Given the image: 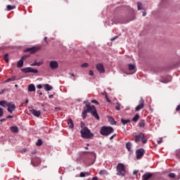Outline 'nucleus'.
<instances>
[{"label":"nucleus","mask_w":180,"mask_h":180,"mask_svg":"<svg viewBox=\"0 0 180 180\" xmlns=\"http://www.w3.org/2000/svg\"><path fill=\"white\" fill-rule=\"evenodd\" d=\"M84 148H85V150H88V147H85Z\"/></svg>","instance_id":"obj_63"},{"label":"nucleus","mask_w":180,"mask_h":180,"mask_svg":"<svg viewBox=\"0 0 180 180\" xmlns=\"http://www.w3.org/2000/svg\"><path fill=\"white\" fill-rule=\"evenodd\" d=\"M161 143H162V139L158 141V144H161Z\"/></svg>","instance_id":"obj_46"},{"label":"nucleus","mask_w":180,"mask_h":180,"mask_svg":"<svg viewBox=\"0 0 180 180\" xmlns=\"http://www.w3.org/2000/svg\"><path fill=\"white\" fill-rule=\"evenodd\" d=\"M31 53V54H33V53H36L37 51V48L36 47H32V48H27L25 50V53L29 52Z\"/></svg>","instance_id":"obj_14"},{"label":"nucleus","mask_w":180,"mask_h":180,"mask_svg":"<svg viewBox=\"0 0 180 180\" xmlns=\"http://www.w3.org/2000/svg\"><path fill=\"white\" fill-rule=\"evenodd\" d=\"M169 178H175L176 176V175L175 174V173H170L169 174Z\"/></svg>","instance_id":"obj_37"},{"label":"nucleus","mask_w":180,"mask_h":180,"mask_svg":"<svg viewBox=\"0 0 180 180\" xmlns=\"http://www.w3.org/2000/svg\"><path fill=\"white\" fill-rule=\"evenodd\" d=\"M44 86L45 91H51V89H53V86H50V84H44Z\"/></svg>","instance_id":"obj_18"},{"label":"nucleus","mask_w":180,"mask_h":180,"mask_svg":"<svg viewBox=\"0 0 180 180\" xmlns=\"http://www.w3.org/2000/svg\"><path fill=\"white\" fill-rule=\"evenodd\" d=\"M25 103H29V100L27 99V100L25 101Z\"/></svg>","instance_id":"obj_60"},{"label":"nucleus","mask_w":180,"mask_h":180,"mask_svg":"<svg viewBox=\"0 0 180 180\" xmlns=\"http://www.w3.org/2000/svg\"><path fill=\"white\" fill-rule=\"evenodd\" d=\"M108 121L110 122V123L111 124H116V121H115V119H113V117H110L108 119Z\"/></svg>","instance_id":"obj_31"},{"label":"nucleus","mask_w":180,"mask_h":180,"mask_svg":"<svg viewBox=\"0 0 180 180\" xmlns=\"http://www.w3.org/2000/svg\"><path fill=\"white\" fill-rule=\"evenodd\" d=\"M12 117H13L12 115H8V116L7 117V119H12Z\"/></svg>","instance_id":"obj_51"},{"label":"nucleus","mask_w":180,"mask_h":180,"mask_svg":"<svg viewBox=\"0 0 180 180\" xmlns=\"http://www.w3.org/2000/svg\"><path fill=\"white\" fill-rule=\"evenodd\" d=\"M121 123L124 125L127 124V123H130V120L121 119Z\"/></svg>","instance_id":"obj_25"},{"label":"nucleus","mask_w":180,"mask_h":180,"mask_svg":"<svg viewBox=\"0 0 180 180\" xmlns=\"http://www.w3.org/2000/svg\"><path fill=\"white\" fill-rule=\"evenodd\" d=\"M8 105H9V102H7L6 101H0V106H2L3 108H8Z\"/></svg>","instance_id":"obj_16"},{"label":"nucleus","mask_w":180,"mask_h":180,"mask_svg":"<svg viewBox=\"0 0 180 180\" xmlns=\"http://www.w3.org/2000/svg\"><path fill=\"white\" fill-rule=\"evenodd\" d=\"M29 58V56L25 55V56H23L20 58V60H21L22 61H25V60H26V58Z\"/></svg>","instance_id":"obj_36"},{"label":"nucleus","mask_w":180,"mask_h":180,"mask_svg":"<svg viewBox=\"0 0 180 180\" xmlns=\"http://www.w3.org/2000/svg\"><path fill=\"white\" fill-rule=\"evenodd\" d=\"M176 155V157L179 158V160H180V151H179V150L177 151Z\"/></svg>","instance_id":"obj_44"},{"label":"nucleus","mask_w":180,"mask_h":180,"mask_svg":"<svg viewBox=\"0 0 180 180\" xmlns=\"http://www.w3.org/2000/svg\"><path fill=\"white\" fill-rule=\"evenodd\" d=\"M82 68H87V67H89V64L88 63H85L81 65Z\"/></svg>","instance_id":"obj_33"},{"label":"nucleus","mask_w":180,"mask_h":180,"mask_svg":"<svg viewBox=\"0 0 180 180\" xmlns=\"http://www.w3.org/2000/svg\"><path fill=\"white\" fill-rule=\"evenodd\" d=\"M17 67L18 68H22V67H23V60L20 59L17 63Z\"/></svg>","instance_id":"obj_22"},{"label":"nucleus","mask_w":180,"mask_h":180,"mask_svg":"<svg viewBox=\"0 0 180 180\" xmlns=\"http://www.w3.org/2000/svg\"><path fill=\"white\" fill-rule=\"evenodd\" d=\"M121 106H122V105H120V103H116V106H115L116 110H120Z\"/></svg>","instance_id":"obj_34"},{"label":"nucleus","mask_w":180,"mask_h":180,"mask_svg":"<svg viewBox=\"0 0 180 180\" xmlns=\"http://www.w3.org/2000/svg\"><path fill=\"white\" fill-rule=\"evenodd\" d=\"M137 8L138 11H141V9H143V4L140 2H137Z\"/></svg>","instance_id":"obj_32"},{"label":"nucleus","mask_w":180,"mask_h":180,"mask_svg":"<svg viewBox=\"0 0 180 180\" xmlns=\"http://www.w3.org/2000/svg\"><path fill=\"white\" fill-rule=\"evenodd\" d=\"M131 146H133V144L131 142L127 143L126 148L128 150V151H131Z\"/></svg>","instance_id":"obj_21"},{"label":"nucleus","mask_w":180,"mask_h":180,"mask_svg":"<svg viewBox=\"0 0 180 180\" xmlns=\"http://www.w3.org/2000/svg\"><path fill=\"white\" fill-rule=\"evenodd\" d=\"M85 173V175L86 176H89V175H91V173H89V172H84Z\"/></svg>","instance_id":"obj_49"},{"label":"nucleus","mask_w":180,"mask_h":180,"mask_svg":"<svg viewBox=\"0 0 180 180\" xmlns=\"http://www.w3.org/2000/svg\"><path fill=\"white\" fill-rule=\"evenodd\" d=\"M4 91L2 90L1 92H0V95H2L4 94Z\"/></svg>","instance_id":"obj_56"},{"label":"nucleus","mask_w":180,"mask_h":180,"mask_svg":"<svg viewBox=\"0 0 180 180\" xmlns=\"http://www.w3.org/2000/svg\"><path fill=\"white\" fill-rule=\"evenodd\" d=\"M11 82L16 81V77L13 76V77H11V78H8L6 80H5L4 82H11Z\"/></svg>","instance_id":"obj_24"},{"label":"nucleus","mask_w":180,"mask_h":180,"mask_svg":"<svg viewBox=\"0 0 180 180\" xmlns=\"http://www.w3.org/2000/svg\"><path fill=\"white\" fill-rule=\"evenodd\" d=\"M136 174H137V171H134V175H136Z\"/></svg>","instance_id":"obj_58"},{"label":"nucleus","mask_w":180,"mask_h":180,"mask_svg":"<svg viewBox=\"0 0 180 180\" xmlns=\"http://www.w3.org/2000/svg\"><path fill=\"white\" fill-rule=\"evenodd\" d=\"M68 124L70 129H73L74 128V122H72V120H68Z\"/></svg>","instance_id":"obj_20"},{"label":"nucleus","mask_w":180,"mask_h":180,"mask_svg":"<svg viewBox=\"0 0 180 180\" xmlns=\"http://www.w3.org/2000/svg\"><path fill=\"white\" fill-rule=\"evenodd\" d=\"M100 175H108V171L105 169H102L99 172Z\"/></svg>","instance_id":"obj_27"},{"label":"nucleus","mask_w":180,"mask_h":180,"mask_svg":"<svg viewBox=\"0 0 180 180\" xmlns=\"http://www.w3.org/2000/svg\"><path fill=\"white\" fill-rule=\"evenodd\" d=\"M100 133L102 136H109V134L113 133V128L112 127H103L101 129Z\"/></svg>","instance_id":"obj_4"},{"label":"nucleus","mask_w":180,"mask_h":180,"mask_svg":"<svg viewBox=\"0 0 180 180\" xmlns=\"http://www.w3.org/2000/svg\"><path fill=\"white\" fill-rule=\"evenodd\" d=\"M28 91L29 92H34L36 91V87L34 86V84H31L28 86Z\"/></svg>","instance_id":"obj_17"},{"label":"nucleus","mask_w":180,"mask_h":180,"mask_svg":"<svg viewBox=\"0 0 180 180\" xmlns=\"http://www.w3.org/2000/svg\"><path fill=\"white\" fill-rule=\"evenodd\" d=\"M31 66H32V67L37 66V62H34V63H32V64H31Z\"/></svg>","instance_id":"obj_45"},{"label":"nucleus","mask_w":180,"mask_h":180,"mask_svg":"<svg viewBox=\"0 0 180 180\" xmlns=\"http://www.w3.org/2000/svg\"><path fill=\"white\" fill-rule=\"evenodd\" d=\"M163 82L164 84H168V82H169V81L165 80L164 82Z\"/></svg>","instance_id":"obj_50"},{"label":"nucleus","mask_w":180,"mask_h":180,"mask_svg":"<svg viewBox=\"0 0 180 180\" xmlns=\"http://www.w3.org/2000/svg\"><path fill=\"white\" fill-rule=\"evenodd\" d=\"M96 70L101 73V74H104L105 72V67H103V64L102 63H98L96 66Z\"/></svg>","instance_id":"obj_9"},{"label":"nucleus","mask_w":180,"mask_h":180,"mask_svg":"<svg viewBox=\"0 0 180 180\" xmlns=\"http://www.w3.org/2000/svg\"><path fill=\"white\" fill-rule=\"evenodd\" d=\"M151 176H153V174L151 173H145L142 178H143V180H148L150 179V178H151Z\"/></svg>","instance_id":"obj_15"},{"label":"nucleus","mask_w":180,"mask_h":180,"mask_svg":"<svg viewBox=\"0 0 180 180\" xmlns=\"http://www.w3.org/2000/svg\"><path fill=\"white\" fill-rule=\"evenodd\" d=\"M30 67H29V68H22V71L23 72H25L26 74H27V72H30Z\"/></svg>","instance_id":"obj_26"},{"label":"nucleus","mask_w":180,"mask_h":180,"mask_svg":"<svg viewBox=\"0 0 180 180\" xmlns=\"http://www.w3.org/2000/svg\"><path fill=\"white\" fill-rule=\"evenodd\" d=\"M44 64V62L40 61L37 63V67H40V65H43Z\"/></svg>","instance_id":"obj_38"},{"label":"nucleus","mask_w":180,"mask_h":180,"mask_svg":"<svg viewBox=\"0 0 180 180\" xmlns=\"http://www.w3.org/2000/svg\"><path fill=\"white\" fill-rule=\"evenodd\" d=\"M116 39H117V37H115L111 39V40H112V41H113V40H116Z\"/></svg>","instance_id":"obj_52"},{"label":"nucleus","mask_w":180,"mask_h":180,"mask_svg":"<svg viewBox=\"0 0 180 180\" xmlns=\"http://www.w3.org/2000/svg\"><path fill=\"white\" fill-rule=\"evenodd\" d=\"M8 54L4 55V60L6 61V63H8L9 60H8Z\"/></svg>","instance_id":"obj_35"},{"label":"nucleus","mask_w":180,"mask_h":180,"mask_svg":"<svg viewBox=\"0 0 180 180\" xmlns=\"http://www.w3.org/2000/svg\"><path fill=\"white\" fill-rule=\"evenodd\" d=\"M31 53V54H33V53H36L37 51V48L36 47H32V48H27L25 50V53L29 52Z\"/></svg>","instance_id":"obj_13"},{"label":"nucleus","mask_w":180,"mask_h":180,"mask_svg":"<svg viewBox=\"0 0 180 180\" xmlns=\"http://www.w3.org/2000/svg\"><path fill=\"white\" fill-rule=\"evenodd\" d=\"M30 112H32V114L35 116L36 117H39L40 115H41V112L40 110H34V109H31Z\"/></svg>","instance_id":"obj_12"},{"label":"nucleus","mask_w":180,"mask_h":180,"mask_svg":"<svg viewBox=\"0 0 180 180\" xmlns=\"http://www.w3.org/2000/svg\"><path fill=\"white\" fill-rule=\"evenodd\" d=\"M30 72H32L33 74H37L39 72V70H37V69L30 68Z\"/></svg>","instance_id":"obj_30"},{"label":"nucleus","mask_w":180,"mask_h":180,"mask_svg":"<svg viewBox=\"0 0 180 180\" xmlns=\"http://www.w3.org/2000/svg\"><path fill=\"white\" fill-rule=\"evenodd\" d=\"M117 175L124 176L126 175V166L123 163H118L117 165Z\"/></svg>","instance_id":"obj_3"},{"label":"nucleus","mask_w":180,"mask_h":180,"mask_svg":"<svg viewBox=\"0 0 180 180\" xmlns=\"http://www.w3.org/2000/svg\"><path fill=\"white\" fill-rule=\"evenodd\" d=\"M115 136H116V134H114V135L111 136L110 137V140H113V139L115 138Z\"/></svg>","instance_id":"obj_48"},{"label":"nucleus","mask_w":180,"mask_h":180,"mask_svg":"<svg viewBox=\"0 0 180 180\" xmlns=\"http://www.w3.org/2000/svg\"><path fill=\"white\" fill-rule=\"evenodd\" d=\"M15 8H16L15 6L7 5V11H12V9H15Z\"/></svg>","instance_id":"obj_29"},{"label":"nucleus","mask_w":180,"mask_h":180,"mask_svg":"<svg viewBox=\"0 0 180 180\" xmlns=\"http://www.w3.org/2000/svg\"><path fill=\"white\" fill-rule=\"evenodd\" d=\"M128 70L129 71H131V72L128 73L129 75L134 74V72H136V65L134 64H129Z\"/></svg>","instance_id":"obj_11"},{"label":"nucleus","mask_w":180,"mask_h":180,"mask_svg":"<svg viewBox=\"0 0 180 180\" xmlns=\"http://www.w3.org/2000/svg\"><path fill=\"white\" fill-rule=\"evenodd\" d=\"M89 74V75H91V76L94 75V71L90 70Z\"/></svg>","instance_id":"obj_47"},{"label":"nucleus","mask_w":180,"mask_h":180,"mask_svg":"<svg viewBox=\"0 0 180 180\" xmlns=\"http://www.w3.org/2000/svg\"><path fill=\"white\" fill-rule=\"evenodd\" d=\"M136 159L140 160L144 155V149H139L136 151Z\"/></svg>","instance_id":"obj_10"},{"label":"nucleus","mask_w":180,"mask_h":180,"mask_svg":"<svg viewBox=\"0 0 180 180\" xmlns=\"http://www.w3.org/2000/svg\"><path fill=\"white\" fill-rule=\"evenodd\" d=\"M141 140L143 144H146V143H147V139H146V136L143 133H141L139 135L135 136L136 143H139Z\"/></svg>","instance_id":"obj_5"},{"label":"nucleus","mask_w":180,"mask_h":180,"mask_svg":"<svg viewBox=\"0 0 180 180\" xmlns=\"http://www.w3.org/2000/svg\"><path fill=\"white\" fill-rule=\"evenodd\" d=\"M37 146H41V144H43V142L41 141V140H38L37 142L36 143Z\"/></svg>","instance_id":"obj_39"},{"label":"nucleus","mask_w":180,"mask_h":180,"mask_svg":"<svg viewBox=\"0 0 180 180\" xmlns=\"http://www.w3.org/2000/svg\"><path fill=\"white\" fill-rule=\"evenodd\" d=\"M49 68L51 70H57L58 68V62L57 60H51L49 62Z\"/></svg>","instance_id":"obj_6"},{"label":"nucleus","mask_w":180,"mask_h":180,"mask_svg":"<svg viewBox=\"0 0 180 180\" xmlns=\"http://www.w3.org/2000/svg\"><path fill=\"white\" fill-rule=\"evenodd\" d=\"M86 113H91L92 116L97 119V120H99V115H98L96 108L94 105L86 104V106L84 107V110L82 112L83 119H86Z\"/></svg>","instance_id":"obj_1"},{"label":"nucleus","mask_w":180,"mask_h":180,"mask_svg":"<svg viewBox=\"0 0 180 180\" xmlns=\"http://www.w3.org/2000/svg\"><path fill=\"white\" fill-rule=\"evenodd\" d=\"M53 95H49V97L50 99H51V98H53Z\"/></svg>","instance_id":"obj_57"},{"label":"nucleus","mask_w":180,"mask_h":180,"mask_svg":"<svg viewBox=\"0 0 180 180\" xmlns=\"http://www.w3.org/2000/svg\"><path fill=\"white\" fill-rule=\"evenodd\" d=\"M106 99H107V102H109L110 103V100L108 98V97H106Z\"/></svg>","instance_id":"obj_55"},{"label":"nucleus","mask_w":180,"mask_h":180,"mask_svg":"<svg viewBox=\"0 0 180 180\" xmlns=\"http://www.w3.org/2000/svg\"><path fill=\"white\" fill-rule=\"evenodd\" d=\"M139 119H140V115L136 114L135 116L133 117L132 120L133 122H139Z\"/></svg>","instance_id":"obj_23"},{"label":"nucleus","mask_w":180,"mask_h":180,"mask_svg":"<svg viewBox=\"0 0 180 180\" xmlns=\"http://www.w3.org/2000/svg\"><path fill=\"white\" fill-rule=\"evenodd\" d=\"M10 129L12 133H18V131H19V128H18V127H11Z\"/></svg>","instance_id":"obj_19"},{"label":"nucleus","mask_w":180,"mask_h":180,"mask_svg":"<svg viewBox=\"0 0 180 180\" xmlns=\"http://www.w3.org/2000/svg\"><path fill=\"white\" fill-rule=\"evenodd\" d=\"M5 120H6V119H1L0 120V122H5Z\"/></svg>","instance_id":"obj_54"},{"label":"nucleus","mask_w":180,"mask_h":180,"mask_svg":"<svg viewBox=\"0 0 180 180\" xmlns=\"http://www.w3.org/2000/svg\"><path fill=\"white\" fill-rule=\"evenodd\" d=\"M139 127H144L146 126V122H144V120L140 121L139 123Z\"/></svg>","instance_id":"obj_28"},{"label":"nucleus","mask_w":180,"mask_h":180,"mask_svg":"<svg viewBox=\"0 0 180 180\" xmlns=\"http://www.w3.org/2000/svg\"><path fill=\"white\" fill-rule=\"evenodd\" d=\"M81 136L82 139H89L94 137V134L91 132V130L88 127H84L80 131Z\"/></svg>","instance_id":"obj_2"},{"label":"nucleus","mask_w":180,"mask_h":180,"mask_svg":"<svg viewBox=\"0 0 180 180\" xmlns=\"http://www.w3.org/2000/svg\"><path fill=\"white\" fill-rule=\"evenodd\" d=\"M143 108H144V99H143V98H141L139 101V105L135 108V110L136 112H139V110H141V109H143Z\"/></svg>","instance_id":"obj_8"},{"label":"nucleus","mask_w":180,"mask_h":180,"mask_svg":"<svg viewBox=\"0 0 180 180\" xmlns=\"http://www.w3.org/2000/svg\"><path fill=\"white\" fill-rule=\"evenodd\" d=\"M37 88L38 89H41L43 88V86H42L41 84H38V85L37 86Z\"/></svg>","instance_id":"obj_43"},{"label":"nucleus","mask_w":180,"mask_h":180,"mask_svg":"<svg viewBox=\"0 0 180 180\" xmlns=\"http://www.w3.org/2000/svg\"><path fill=\"white\" fill-rule=\"evenodd\" d=\"M147 15V13H146V11H144L143 13V16H146Z\"/></svg>","instance_id":"obj_53"},{"label":"nucleus","mask_w":180,"mask_h":180,"mask_svg":"<svg viewBox=\"0 0 180 180\" xmlns=\"http://www.w3.org/2000/svg\"><path fill=\"white\" fill-rule=\"evenodd\" d=\"M70 75H71L72 77H75V75H74V73H71Z\"/></svg>","instance_id":"obj_59"},{"label":"nucleus","mask_w":180,"mask_h":180,"mask_svg":"<svg viewBox=\"0 0 180 180\" xmlns=\"http://www.w3.org/2000/svg\"><path fill=\"white\" fill-rule=\"evenodd\" d=\"M15 88H18V84H15Z\"/></svg>","instance_id":"obj_62"},{"label":"nucleus","mask_w":180,"mask_h":180,"mask_svg":"<svg viewBox=\"0 0 180 180\" xmlns=\"http://www.w3.org/2000/svg\"><path fill=\"white\" fill-rule=\"evenodd\" d=\"M83 103H88V101H84Z\"/></svg>","instance_id":"obj_61"},{"label":"nucleus","mask_w":180,"mask_h":180,"mask_svg":"<svg viewBox=\"0 0 180 180\" xmlns=\"http://www.w3.org/2000/svg\"><path fill=\"white\" fill-rule=\"evenodd\" d=\"M91 103H96V105H99V102H98V101L96 100H92Z\"/></svg>","instance_id":"obj_42"},{"label":"nucleus","mask_w":180,"mask_h":180,"mask_svg":"<svg viewBox=\"0 0 180 180\" xmlns=\"http://www.w3.org/2000/svg\"><path fill=\"white\" fill-rule=\"evenodd\" d=\"M7 110L9 113H13L15 109H16V105L13 103H8V105L7 106Z\"/></svg>","instance_id":"obj_7"},{"label":"nucleus","mask_w":180,"mask_h":180,"mask_svg":"<svg viewBox=\"0 0 180 180\" xmlns=\"http://www.w3.org/2000/svg\"><path fill=\"white\" fill-rule=\"evenodd\" d=\"M4 116V109L0 108V117H2Z\"/></svg>","instance_id":"obj_40"},{"label":"nucleus","mask_w":180,"mask_h":180,"mask_svg":"<svg viewBox=\"0 0 180 180\" xmlns=\"http://www.w3.org/2000/svg\"><path fill=\"white\" fill-rule=\"evenodd\" d=\"M80 176H81V178H85V176H86V174H85V172H81L80 173Z\"/></svg>","instance_id":"obj_41"},{"label":"nucleus","mask_w":180,"mask_h":180,"mask_svg":"<svg viewBox=\"0 0 180 180\" xmlns=\"http://www.w3.org/2000/svg\"><path fill=\"white\" fill-rule=\"evenodd\" d=\"M39 95H43V94L40 93Z\"/></svg>","instance_id":"obj_64"}]
</instances>
